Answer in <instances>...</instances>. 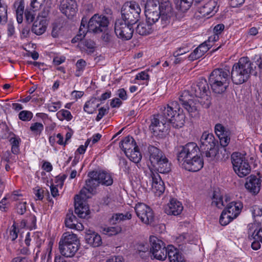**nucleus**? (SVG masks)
Here are the masks:
<instances>
[{
    "label": "nucleus",
    "instance_id": "obj_9",
    "mask_svg": "<svg viewBox=\"0 0 262 262\" xmlns=\"http://www.w3.org/2000/svg\"><path fill=\"white\" fill-rule=\"evenodd\" d=\"M231 162L235 172L241 178L247 176L251 171V167L245 155L234 152L231 155Z\"/></svg>",
    "mask_w": 262,
    "mask_h": 262
},
{
    "label": "nucleus",
    "instance_id": "obj_39",
    "mask_svg": "<svg viewBox=\"0 0 262 262\" xmlns=\"http://www.w3.org/2000/svg\"><path fill=\"white\" fill-rule=\"evenodd\" d=\"M132 218V215L130 213L127 212L125 214L122 213H117L112 216L110 220V222L112 224H116L121 221L129 220Z\"/></svg>",
    "mask_w": 262,
    "mask_h": 262
},
{
    "label": "nucleus",
    "instance_id": "obj_1",
    "mask_svg": "<svg viewBox=\"0 0 262 262\" xmlns=\"http://www.w3.org/2000/svg\"><path fill=\"white\" fill-rule=\"evenodd\" d=\"M210 92L205 79H200L193 83L189 90L182 92L179 96V101L184 108L191 115L198 114L200 105L205 108L209 107Z\"/></svg>",
    "mask_w": 262,
    "mask_h": 262
},
{
    "label": "nucleus",
    "instance_id": "obj_62",
    "mask_svg": "<svg viewBox=\"0 0 262 262\" xmlns=\"http://www.w3.org/2000/svg\"><path fill=\"white\" fill-rule=\"evenodd\" d=\"M188 50L186 47H180L177 51L173 52V55L175 57L183 55L188 52Z\"/></svg>",
    "mask_w": 262,
    "mask_h": 262
},
{
    "label": "nucleus",
    "instance_id": "obj_8",
    "mask_svg": "<svg viewBox=\"0 0 262 262\" xmlns=\"http://www.w3.org/2000/svg\"><path fill=\"white\" fill-rule=\"evenodd\" d=\"M141 12L138 3L135 1L125 2L121 8V19L134 25L139 21Z\"/></svg>",
    "mask_w": 262,
    "mask_h": 262
},
{
    "label": "nucleus",
    "instance_id": "obj_31",
    "mask_svg": "<svg viewBox=\"0 0 262 262\" xmlns=\"http://www.w3.org/2000/svg\"><path fill=\"white\" fill-rule=\"evenodd\" d=\"M152 26L150 23L140 22L136 28V32L142 36L147 35L151 33L154 30Z\"/></svg>",
    "mask_w": 262,
    "mask_h": 262
},
{
    "label": "nucleus",
    "instance_id": "obj_2",
    "mask_svg": "<svg viewBox=\"0 0 262 262\" xmlns=\"http://www.w3.org/2000/svg\"><path fill=\"white\" fill-rule=\"evenodd\" d=\"M230 68L228 66L214 69L210 74L209 83L212 91L216 94L225 92L228 87Z\"/></svg>",
    "mask_w": 262,
    "mask_h": 262
},
{
    "label": "nucleus",
    "instance_id": "obj_27",
    "mask_svg": "<svg viewBox=\"0 0 262 262\" xmlns=\"http://www.w3.org/2000/svg\"><path fill=\"white\" fill-rule=\"evenodd\" d=\"M216 3L214 1H210L203 6L200 7L198 9V12L200 14V16L207 17L209 18V15L211 13L214 14L216 11Z\"/></svg>",
    "mask_w": 262,
    "mask_h": 262
},
{
    "label": "nucleus",
    "instance_id": "obj_17",
    "mask_svg": "<svg viewBox=\"0 0 262 262\" xmlns=\"http://www.w3.org/2000/svg\"><path fill=\"white\" fill-rule=\"evenodd\" d=\"M135 210L138 217L145 224H150L154 220L152 209L144 203H138L135 207Z\"/></svg>",
    "mask_w": 262,
    "mask_h": 262
},
{
    "label": "nucleus",
    "instance_id": "obj_10",
    "mask_svg": "<svg viewBox=\"0 0 262 262\" xmlns=\"http://www.w3.org/2000/svg\"><path fill=\"white\" fill-rule=\"evenodd\" d=\"M149 129L155 136L162 137L163 133H166L169 129L166 116L164 114V109L160 114L154 115L151 120Z\"/></svg>",
    "mask_w": 262,
    "mask_h": 262
},
{
    "label": "nucleus",
    "instance_id": "obj_33",
    "mask_svg": "<svg viewBox=\"0 0 262 262\" xmlns=\"http://www.w3.org/2000/svg\"><path fill=\"white\" fill-rule=\"evenodd\" d=\"M98 100L96 98H92L86 101L84 105V111L89 114L94 113L99 106Z\"/></svg>",
    "mask_w": 262,
    "mask_h": 262
},
{
    "label": "nucleus",
    "instance_id": "obj_22",
    "mask_svg": "<svg viewBox=\"0 0 262 262\" xmlns=\"http://www.w3.org/2000/svg\"><path fill=\"white\" fill-rule=\"evenodd\" d=\"M214 132L220 140L222 146L226 147L230 141L231 132L222 124L217 123L215 125Z\"/></svg>",
    "mask_w": 262,
    "mask_h": 262
},
{
    "label": "nucleus",
    "instance_id": "obj_30",
    "mask_svg": "<svg viewBox=\"0 0 262 262\" xmlns=\"http://www.w3.org/2000/svg\"><path fill=\"white\" fill-rule=\"evenodd\" d=\"M166 253L170 262H185L180 254L179 250L173 246H168Z\"/></svg>",
    "mask_w": 262,
    "mask_h": 262
},
{
    "label": "nucleus",
    "instance_id": "obj_57",
    "mask_svg": "<svg viewBox=\"0 0 262 262\" xmlns=\"http://www.w3.org/2000/svg\"><path fill=\"white\" fill-rule=\"evenodd\" d=\"M46 0H31L30 6L35 10H38L44 4Z\"/></svg>",
    "mask_w": 262,
    "mask_h": 262
},
{
    "label": "nucleus",
    "instance_id": "obj_47",
    "mask_svg": "<svg viewBox=\"0 0 262 262\" xmlns=\"http://www.w3.org/2000/svg\"><path fill=\"white\" fill-rule=\"evenodd\" d=\"M167 247H165L164 243H163V246H161L157 253H156L153 256L155 258L160 260H164L167 257Z\"/></svg>",
    "mask_w": 262,
    "mask_h": 262
},
{
    "label": "nucleus",
    "instance_id": "obj_60",
    "mask_svg": "<svg viewBox=\"0 0 262 262\" xmlns=\"http://www.w3.org/2000/svg\"><path fill=\"white\" fill-rule=\"evenodd\" d=\"M213 46V44L208 43L207 41H204L203 43L201 44L199 47L201 49L202 52L204 54L206 53L208 50Z\"/></svg>",
    "mask_w": 262,
    "mask_h": 262
},
{
    "label": "nucleus",
    "instance_id": "obj_46",
    "mask_svg": "<svg viewBox=\"0 0 262 262\" xmlns=\"http://www.w3.org/2000/svg\"><path fill=\"white\" fill-rule=\"evenodd\" d=\"M7 19V6L0 3V24H5Z\"/></svg>",
    "mask_w": 262,
    "mask_h": 262
},
{
    "label": "nucleus",
    "instance_id": "obj_56",
    "mask_svg": "<svg viewBox=\"0 0 262 262\" xmlns=\"http://www.w3.org/2000/svg\"><path fill=\"white\" fill-rule=\"evenodd\" d=\"M149 250V246L147 243H139L137 246V250L139 253L148 252Z\"/></svg>",
    "mask_w": 262,
    "mask_h": 262
},
{
    "label": "nucleus",
    "instance_id": "obj_12",
    "mask_svg": "<svg viewBox=\"0 0 262 262\" xmlns=\"http://www.w3.org/2000/svg\"><path fill=\"white\" fill-rule=\"evenodd\" d=\"M199 148L194 142H190L178 148L177 160L182 167L187 161L196 156Z\"/></svg>",
    "mask_w": 262,
    "mask_h": 262
},
{
    "label": "nucleus",
    "instance_id": "obj_59",
    "mask_svg": "<svg viewBox=\"0 0 262 262\" xmlns=\"http://www.w3.org/2000/svg\"><path fill=\"white\" fill-rule=\"evenodd\" d=\"M34 193L35 195L36 200H42L43 198V190L39 187H35L34 189Z\"/></svg>",
    "mask_w": 262,
    "mask_h": 262
},
{
    "label": "nucleus",
    "instance_id": "obj_51",
    "mask_svg": "<svg viewBox=\"0 0 262 262\" xmlns=\"http://www.w3.org/2000/svg\"><path fill=\"white\" fill-rule=\"evenodd\" d=\"M33 117V114L29 111H22L18 114V118L22 121H30Z\"/></svg>",
    "mask_w": 262,
    "mask_h": 262
},
{
    "label": "nucleus",
    "instance_id": "obj_4",
    "mask_svg": "<svg viewBox=\"0 0 262 262\" xmlns=\"http://www.w3.org/2000/svg\"><path fill=\"white\" fill-rule=\"evenodd\" d=\"M252 64L248 57H241L238 62L233 64L230 73L233 82L241 84L247 81L253 70Z\"/></svg>",
    "mask_w": 262,
    "mask_h": 262
},
{
    "label": "nucleus",
    "instance_id": "obj_11",
    "mask_svg": "<svg viewBox=\"0 0 262 262\" xmlns=\"http://www.w3.org/2000/svg\"><path fill=\"white\" fill-rule=\"evenodd\" d=\"M243 207V204L240 202L230 203L221 215L220 224L223 226L228 224L239 214Z\"/></svg>",
    "mask_w": 262,
    "mask_h": 262
},
{
    "label": "nucleus",
    "instance_id": "obj_64",
    "mask_svg": "<svg viewBox=\"0 0 262 262\" xmlns=\"http://www.w3.org/2000/svg\"><path fill=\"white\" fill-rule=\"evenodd\" d=\"M106 262H124V259L121 256H114L108 258Z\"/></svg>",
    "mask_w": 262,
    "mask_h": 262
},
{
    "label": "nucleus",
    "instance_id": "obj_14",
    "mask_svg": "<svg viewBox=\"0 0 262 262\" xmlns=\"http://www.w3.org/2000/svg\"><path fill=\"white\" fill-rule=\"evenodd\" d=\"M133 24L121 19H118L115 24V32L118 38L127 40L132 38L134 33Z\"/></svg>",
    "mask_w": 262,
    "mask_h": 262
},
{
    "label": "nucleus",
    "instance_id": "obj_16",
    "mask_svg": "<svg viewBox=\"0 0 262 262\" xmlns=\"http://www.w3.org/2000/svg\"><path fill=\"white\" fill-rule=\"evenodd\" d=\"M13 6L16 8V19L18 24L23 22L24 13L25 21L28 24H30L34 21L36 15L35 9H26L24 12L25 3L23 1L15 2Z\"/></svg>",
    "mask_w": 262,
    "mask_h": 262
},
{
    "label": "nucleus",
    "instance_id": "obj_5",
    "mask_svg": "<svg viewBox=\"0 0 262 262\" xmlns=\"http://www.w3.org/2000/svg\"><path fill=\"white\" fill-rule=\"evenodd\" d=\"M147 151L149 160L155 169V170L162 173H166L170 171V163L159 148L149 145L147 147Z\"/></svg>",
    "mask_w": 262,
    "mask_h": 262
},
{
    "label": "nucleus",
    "instance_id": "obj_50",
    "mask_svg": "<svg viewBox=\"0 0 262 262\" xmlns=\"http://www.w3.org/2000/svg\"><path fill=\"white\" fill-rule=\"evenodd\" d=\"M30 129L34 134L40 135L43 129V125L41 123H34L31 124Z\"/></svg>",
    "mask_w": 262,
    "mask_h": 262
},
{
    "label": "nucleus",
    "instance_id": "obj_15",
    "mask_svg": "<svg viewBox=\"0 0 262 262\" xmlns=\"http://www.w3.org/2000/svg\"><path fill=\"white\" fill-rule=\"evenodd\" d=\"M247 228L249 238L253 240L252 248L254 250L260 249V243L262 244V227L258 223H254L248 224Z\"/></svg>",
    "mask_w": 262,
    "mask_h": 262
},
{
    "label": "nucleus",
    "instance_id": "obj_35",
    "mask_svg": "<svg viewBox=\"0 0 262 262\" xmlns=\"http://www.w3.org/2000/svg\"><path fill=\"white\" fill-rule=\"evenodd\" d=\"M149 241L151 246L150 252L152 254V255L154 256L157 253L158 250L161 248V246H163L164 242L155 236H150Z\"/></svg>",
    "mask_w": 262,
    "mask_h": 262
},
{
    "label": "nucleus",
    "instance_id": "obj_38",
    "mask_svg": "<svg viewBox=\"0 0 262 262\" xmlns=\"http://www.w3.org/2000/svg\"><path fill=\"white\" fill-rule=\"evenodd\" d=\"M125 155L130 161L136 163H139L142 158V156L139 151L138 146H137L136 149L127 152Z\"/></svg>",
    "mask_w": 262,
    "mask_h": 262
},
{
    "label": "nucleus",
    "instance_id": "obj_7",
    "mask_svg": "<svg viewBox=\"0 0 262 262\" xmlns=\"http://www.w3.org/2000/svg\"><path fill=\"white\" fill-rule=\"evenodd\" d=\"M164 114L166 116L168 123L171 124L175 128L183 127L185 123V115L180 112L179 104L176 101H173L164 107Z\"/></svg>",
    "mask_w": 262,
    "mask_h": 262
},
{
    "label": "nucleus",
    "instance_id": "obj_28",
    "mask_svg": "<svg viewBox=\"0 0 262 262\" xmlns=\"http://www.w3.org/2000/svg\"><path fill=\"white\" fill-rule=\"evenodd\" d=\"M67 227L78 231H82L84 229L83 225L77 221L76 217L73 213H68L64 221Z\"/></svg>",
    "mask_w": 262,
    "mask_h": 262
},
{
    "label": "nucleus",
    "instance_id": "obj_61",
    "mask_svg": "<svg viewBox=\"0 0 262 262\" xmlns=\"http://www.w3.org/2000/svg\"><path fill=\"white\" fill-rule=\"evenodd\" d=\"M108 108H105L104 107H101L98 110V114L97 115L96 120L99 121L103 117L108 113Z\"/></svg>",
    "mask_w": 262,
    "mask_h": 262
},
{
    "label": "nucleus",
    "instance_id": "obj_18",
    "mask_svg": "<svg viewBox=\"0 0 262 262\" xmlns=\"http://www.w3.org/2000/svg\"><path fill=\"white\" fill-rule=\"evenodd\" d=\"M84 193L81 194V190L79 194L75 196V213L82 219L88 217L90 213L88 207L83 204V200L90 197V193L85 191Z\"/></svg>",
    "mask_w": 262,
    "mask_h": 262
},
{
    "label": "nucleus",
    "instance_id": "obj_19",
    "mask_svg": "<svg viewBox=\"0 0 262 262\" xmlns=\"http://www.w3.org/2000/svg\"><path fill=\"white\" fill-rule=\"evenodd\" d=\"M146 174L152 181V190L154 193L157 195L162 194L164 192L165 185L158 172L149 167Z\"/></svg>",
    "mask_w": 262,
    "mask_h": 262
},
{
    "label": "nucleus",
    "instance_id": "obj_13",
    "mask_svg": "<svg viewBox=\"0 0 262 262\" xmlns=\"http://www.w3.org/2000/svg\"><path fill=\"white\" fill-rule=\"evenodd\" d=\"M109 21L108 18L104 15H94L90 19L88 24L89 32L95 33L105 32L107 29Z\"/></svg>",
    "mask_w": 262,
    "mask_h": 262
},
{
    "label": "nucleus",
    "instance_id": "obj_55",
    "mask_svg": "<svg viewBox=\"0 0 262 262\" xmlns=\"http://www.w3.org/2000/svg\"><path fill=\"white\" fill-rule=\"evenodd\" d=\"M26 202H19L16 206L17 213L20 215L24 214L26 211Z\"/></svg>",
    "mask_w": 262,
    "mask_h": 262
},
{
    "label": "nucleus",
    "instance_id": "obj_53",
    "mask_svg": "<svg viewBox=\"0 0 262 262\" xmlns=\"http://www.w3.org/2000/svg\"><path fill=\"white\" fill-rule=\"evenodd\" d=\"M204 55L198 47L189 55L188 58L190 60L193 61L201 58Z\"/></svg>",
    "mask_w": 262,
    "mask_h": 262
},
{
    "label": "nucleus",
    "instance_id": "obj_44",
    "mask_svg": "<svg viewBox=\"0 0 262 262\" xmlns=\"http://www.w3.org/2000/svg\"><path fill=\"white\" fill-rule=\"evenodd\" d=\"M86 63L85 60L80 59L77 60L76 63V70L75 71V75L76 77H80L84 71Z\"/></svg>",
    "mask_w": 262,
    "mask_h": 262
},
{
    "label": "nucleus",
    "instance_id": "obj_37",
    "mask_svg": "<svg viewBox=\"0 0 262 262\" xmlns=\"http://www.w3.org/2000/svg\"><path fill=\"white\" fill-rule=\"evenodd\" d=\"M176 8L182 11L186 12L190 7L192 1L191 0H173Z\"/></svg>",
    "mask_w": 262,
    "mask_h": 262
},
{
    "label": "nucleus",
    "instance_id": "obj_23",
    "mask_svg": "<svg viewBox=\"0 0 262 262\" xmlns=\"http://www.w3.org/2000/svg\"><path fill=\"white\" fill-rule=\"evenodd\" d=\"M183 210L182 204L175 199H172L164 207V212L168 215L177 216L180 215Z\"/></svg>",
    "mask_w": 262,
    "mask_h": 262
},
{
    "label": "nucleus",
    "instance_id": "obj_58",
    "mask_svg": "<svg viewBox=\"0 0 262 262\" xmlns=\"http://www.w3.org/2000/svg\"><path fill=\"white\" fill-rule=\"evenodd\" d=\"M61 105L60 101L52 102L48 105V108L50 112H55L60 108Z\"/></svg>",
    "mask_w": 262,
    "mask_h": 262
},
{
    "label": "nucleus",
    "instance_id": "obj_20",
    "mask_svg": "<svg viewBox=\"0 0 262 262\" xmlns=\"http://www.w3.org/2000/svg\"><path fill=\"white\" fill-rule=\"evenodd\" d=\"M159 12L161 14V24L163 27L167 26L174 15L173 8L169 0H161Z\"/></svg>",
    "mask_w": 262,
    "mask_h": 262
},
{
    "label": "nucleus",
    "instance_id": "obj_24",
    "mask_svg": "<svg viewBox=\"0 0 262 262\" xmlns=\"http://www.w3.org/2000/svg\"><path fill=\"white\" fill-rule=\"evenodd\" d=\"M245 186L250 193L257 194L260 189L261 180L255 176H250L248 178Z\"/></svg>",
    "mask_w": 262,
    "mask_h": 262
},
{
    "label": "nucleus",
    "instance_id": "obj_40",
    "mask_svg": "<svg viewBox=\"0 0 262 262\" xmlns=\"http://www.w3.org/2000/svg\"><path fill=\"white\" fill-rule=\"evenodd\" d=\"M160 2L158 0H147L145 5V12L159 11Z\"/></svg>",
    "mask_w": 262,
    "mask_h": 262
},
{
    "label": "nucleus",
    "instance_id": "obj_3",
    "mask_svg": "<svg viewBox=\"0 0 262 262\" xmlns=\"http://www.w3.org/2000/svg\"><path fill=\"white\" fill-rule=\"evenodd\" d=\"M89 179L85 181L84 186L81 189V194L86 191L94 194L100 184L110 186L113 183L111 174L104 171H92L88 173Z\"/></svg>",
    "mask_w": 262,
    "mask_h": 262
},
{
    "label": "nucleus",
    "instance_id": "obj_41",
    "mask_svg": "<svg viewBox=\"0 0 262 262\" xmlns=\"http://www.w3.org/2000/svg\"><path fill=\"white\" fill-rule=\"evenodd\" d=\"M146 20L148 23L152 25L157 22L161 18V14L159 11H150L149 12H145Z\"/></svg>",
    "mask_w": 262,
    "mask_h": 262
},
{
    "label": "nucleus",
    "instance_id": "obj_25",
    "mask_svg": "<svg viewBox=\"0 0 262 262\" xmlns=\"http://www.w3.org/2000/svg\"><path fill=\"white\" fill-rule=\"evenodd\" d=\"M203 164L202 159L196 154V156L193 158H191L188 161H187V163H185L182 167L188 171L196 172L203 167Z\"/></svg>",
    "mask_w": 262,
    "mask_h": 262
},
{
    "label": "nucleus",
    "instance_id": "obj_63",
    "mask_svg": "<svg viewBox=\"0 0 262 262\" xmlns=\"http://www.w3.org/2000/svg\"><path fill=\"white\" fill-rule=\"evenodd\" d=\"M101 38L103 41L107 44L112 42L113 40V36L110 35L108 33H105V32L102 35Z\"/></svg>",
    "mask_w": 262,
    "mask_h": 262
},
{
    "label": "nucleus",
    "instance_id": "obj_45",
    "mask_svg": "<svg viewBox=\"0 0 262 262\" xmlns=\"http://www.w3.org/2000/svg\"><path fill=\"white\" fill-rule=\"evenodd\" d=\"M212 200V205H214L218 208H222L225 205L224 204L223 198L220 195L219 192L215 191H214Z\"/></svg>",
    "mask_w": 262,
    "mask_h": 262
},
{
    "label": "nucleus",
    "instance_id": "obj_49",
    "mask_svg": "<svg viewBox=\"0 0 262 262\" xmlns=\"http://www.w3.org/2000/svg\"><path fill=\"white\" fill-rule=\"evenodd\" d=\"M122 229L119 226L108 227L104 229V231L109 236L115 235L121 232Z\"/></svg>",
    "mask_w": 262,
    "mask_h": 262
},
{
    "label": "nucleus",
    "instance_id": "obj_48",
    "mask_svg": "<svg viewBox=\"0 0 262 262\" xmlns=\"http://www.w3.org/2000/svg\"><path fill=\"white\" fill-rule=\"evenodd\" d=\"M57 117L60 120H67L70 121L72 118V116L70 111L67 110H61L58 112L56 114Z\"/></svg>",
    "mask_w": 262,
    "mask_h": 262
},
{
    "label": "nucleus",
    "instance_id": "obj_36",
    "mask_svg": "<svg viewBox=\"0 0 262 262\" xmlns=\"http://www.w3.org/2000/svg\"><path fill=\"white\" fill-rule=\"evenodd\" d=\"M86 21L84 22L82 19L78 34L72 40L73 43H75L79 40H81L85 37L86 32L89 31L88 29V25L86 26Z\"/></svg>",
    "mask_w": 262,
    "mask_h": 262
},
{
    "label": "nucleus",
    "instance_id": "obj_42",
    "mask_svg": "<svg viewBox=\"0 0 262 262\" xmlns=\"http://www.w3.org/2000/svg\"><path fill=\"white\" fill-rule=\"evenodd\" d=\"M20 142V138L16 136L11 137L9 139V142L11 146V151L14 155L17 154L19 151Z\"/></svg>",
    "mask_w": 262,
    "mask_h": 262
},
{
    "label": "nucleus",
    "instance_id": "obj_34",
    "mask_svg": "<svg viewBox=\"0 0 262 262\" xmlns=\"http://www.w3.org/2000/svg\"><path fill=\"white\" fill-rule=\"evenodd\" d=\"M47 26L45 20L35 21L32 27L31 31L37 35L42 34L46 30Z\"/></svg>",
    "mask_w": 262,
    "mask_h": 262
},
{
    "label": "nucleus",
    "instance_id": "obj_29",
    "mask_svg": "<svg viewBox=\"0 0 262 262\" xmlns=\"http://www.w3.org/2000/svg\"><path fill=\"white\" fill-rule=\"evenodd\" d=\"M137 146L134 139L129 136L125 137L120 143V147L125 154L128 151L136 149Z\"/></svg>",
    "mask_w": 262,
    "mask_h": 262
},
{
    "label": "nucleus",
    "instance_id": "obj_54",
    "mask_svg": "<svg viewBox=\"0 0 262 262\" xmlns=\"http://www.w3.org/2000/svg\"><path fill=\"white\" fill-rule=\"evenodd\" d=\"M136 79L142 80L143 81V84L147 85L149 79V75L146 72L143 71L136 75Z\"/></svg>",
    "mask_w": 262,
    "mask_h": 262
},
{
    "label": "nucleus",
    "instance_id": "obj_21",
    "mask_svg": "<svg viewBox=\"0 0 262 262\" xmlns=\"http://www.w3.org/2000/svg\"><path fill=\"white\" fill-rule=\"evenodd\" d=\"M59 9L67 17L71 18L78 10L77 2L75 0H62L60 2Z\"/></svg>",
    "mask_w": 262,
    "mask_h": 262
},
{
    "label": "nucleus",
    "instance_id": "obj_32",
    "mask_svg": "<svg viewBox=\"0 0 262 262\" xmlns=\"http://www.w3.org/2000/svg\"><path fill=\"white\" fill-rule=\"evenodd\" d=\"M85 239L88 244L94 247H98L100 246L102 243L100 236L95 232L86 234L85 236Z\"/></svg>",
    "mask_w": 262,
    "mask_h": 262
},
{
    "label": "nucleus",
    "instance_id": "obj_6",
    "mask_svg": "<svg viewBox=\"0 0 262 262\" xmlns=\"http://www.w3.org/2000/svg\"><path fill=\"white\" fill-rule=\"evenodd\" d=\"M80 247V242L76 234L64 232L59 242V250L61 254L66 257H73Z\"/></svg>",
    "mask_w": 262,
    "mask_h": 262
},
{
    "label": "nucleus",
    "instance_id": "obj_52",
    "mask_svg": "<svg viewBox=\"0 0 262 262\" xmlns=\"http://www.w3.org/2000/svg\"><path fill=\"white\" fill-rule=\"evenodd\" d=\"M2 159L8 163H12L16 161V156L13 155L9 151H6L3 154Z\"/></svg>",
    "mask_w": 262,
    "mask_h": 262
},
{
    "label": "nucleus",
    "instance_id": "obj_26",
    "mask_svg": "<svg viewBox=\"0 0 262 262\" xmlns=\"http://www.w3.org/2000/svg\"><path fill=\"white\" fill-rule=\"evenodd\" d=\"M215 146V141L213 135L205 132L200 139V150L206 149Z\"/></svg>",
    "mask_w": 262,
    "mask_h": 262
},
{
    "label": "nucleus",
    "instance_id": "obj_43",
    "mask_svg": "<svg viewBox=\"0 0 262 262\" xmlns=\"http://www.w3.org/2000/svg\"><path fill=\"white\" fill-rule=\"evenodd\" d=\"M204 155L208 161H212L214 159L217 154V148L215 146L208 148L206 149L200 150Z\"/></svg>",
    "mask_w": 262,
    "mask_h": 262
}]
</instances>
